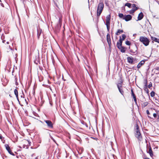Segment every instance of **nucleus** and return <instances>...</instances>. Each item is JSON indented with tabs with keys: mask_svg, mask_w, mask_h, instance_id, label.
<instances>
[{
	"mask_svg": "<svg viewBox=\"0 0 159 159\" xmlns=\"http://www.w3.org/2000/svg\"><path fill=\"white\" fill-rule=\"evenodd\" d=\"M104 8V4L103 2H100L98 5L97 12V21L99 20V17L102 13Z\"/></svg>",
	"mask_w": 159,
	"mask_h": 159,
	"instance_id": "1",
	"label": "nucleus"
},
{
	"mask_svg": "<svg viewBox=\"0 0 159 159\" xmlns=\"http://www.w3.org/2000/svg\"><path fill=\"white\" fill-rule=\"evenodd\" d=\"M139 41L141 42L145 46H146L149 45L150 41L147 37L141 36L139 39Z\"/></svg>",
	"mask_w": 159,
	"mask_h": 159,
	"instance_id": "2",
	"label": "nucleus"
},
{
	"mask_svg": "<svg viewBox=\"0 0 159 159\" xmlns=\"http://www.w3.org/2000/svg\"><path fill=\"white\" fill-rule=\"evenodd\" d=\"M136 133L135 134L136 137L138 140L141 141L142 140V138L141 134L139 131V126L137 125H136Z\"/></svg>",
	"mask_w": 159,
	"mask_h": 159,
	"instance_id": "3",
	"label": "nucleus"
},
{
	"mask_svg": "<svg viewBox=\"0 0 159 159\" xmlns=\"http://www.w3.org/2000/svg\"><path fill=\"white\" fill-rule=\"evenodd\" d=\"M106 25L108 31H109L110 28V21L111 19V15H109L106 17Z\"/></svg>",
	"mask_w": 159,
	"mask_h": 159,
	"instance_id": "4",
	"label": "nucleus"
},
{
	"mask_svg": "<svg viewBox=\"0 0 159 159\" xmlns=\"http://www.w3.org/2000/svg\"><path fill=\"white\" fill-rule=\"evenodd\" d=\"M5 147L6 149L8 151V153L10 154L11 155H12L13 156H14L15 155L13 153L11 150L8 144H6L5 145Z\"/></svg>",
	"mask_w": 159,
	"mask_h": 159,
	"instance_id": "5",
	"label": "nucleus"
},
{
	"mask_svg": "<svg viewBox=\"0 0 159 159\" xmlns=\"http://www.w3.org/2000/svg\"><path fill=\"white\" fill-rule=\"evenodd\" d=\"M44 121L47 124L48 127L49 128H53V124L52 121L49 120H44Z\"/></svg>",
	"mask_w": 159,
	"mask_h": 159,
	"instance_id": "6",
	"label": "nucleus"
},
{
	"mask_svg": "<svg viewBox=\"0 0 159 159\" xmlns=\"http://www.w3.org/2000/svg\"><path fill=\"white\" fill-rule=\"evenodd\" d=\"M132 16L130 15H125L123 20H125L126 21H129L131 20Z\"/></svg>",
	"mask_w": 159,
	"mask_h": 159,
	"instance_id": "7",
	"label": "nucleus"
},
{
	"mask_svg": "<svg viewBox=\"0 0 159 159\" xmlns=\"http://www.w3.org/2000/svg\"><path fill=\"white\" fill-rule=\"evenodd\" d=\"M107 40L108 43V44L109 47H111V39L110 38V35L109 34H108L107 36Z\"/></svg>",
	"mask_w": 159,
	"mask_h": 159,
	"instance_id": "8",
	"label": "nucleus"
},
{
	"mask_svg": "<svg viewBox=\"0 0 159 159\" xmlns=\"http://www.w3.org/2000/svg\"><path fill=\"white\" fill-rule=\"evenodd\" d=\"M144 15L142 12H141L138 15V20H136L138 21L141 20L143 17Z\"/></svg>",
	"mask_w": 159,
	"mask_h": 159,
	"instance_id": "9",
	"label": "nucleus"
},
{
	"mask_svg": "<svg viewBox=\"0 0 159 159\" xmlns=\"http://www.w3.org/2000/svg\"><path fill=\"white\" fill-rule=\"evenodd\" d=\"M122 52H125V48L122 46H119L117 47Z\"/></svg>",
	"mask_w": 159,
	"mask_h": 159,
	"instance_id": "10",
	"label": "nucleus"
},
{
	"mask_svg": "<svg viewBox=\"0 0 159 159\" xmlns=\"http://www.w3.org/2000/svg\"><path fill=\"white\" fill-rule=\"evenodd\" d=\"M123 41L121 40V37H120L119 42H118L116 44V46L118 47V46H122V42Z\"/></svg>",
	"mask_w": 159,
	"mask_h": 159,
	"instance_id": "11",
	"label": "nucleus"
},
{
	"mask_svg": "<svg viewBox=\"0 0 159 159\" xmlns=\"http://www.w3.org/2000/svg\"><path fill=\"white\" fill-rule=\"evenodd\" d=\"M117 87L119 90V92L122 95H123L124 93V92L123 90L122 86L120 87V86H119L118 87Z\"/></svg>",
	"mask_w": 159,
	"mask_h": 159,
	"instance_id": "12",
	"label": "nucleus"
},
{
	"mask_svg": "<svg viewBox=\"0 0 159 159\" xmlns=\"http://www.w3.org/2000/svg\"><path fill=\"white\" fill-rule=\"evenodd\" d=\"M128 62L131 64H133V57H128L127 58Z\"/></svg>",
	"mask_w": 159,
	"mask_h": 159,
	"instance_id": "13",
	"label": "nucleus"
},
{
	"mask_svg": "<svg viewBox=\"0 0 159 159\" xmlns=\"http://www.w3.org/2000/svg\"><path fill=\"white\" fill-rule=\"evenodd\" d=\"M145 63V61L144 60H142L141 61H140L138 65H137V67L138 68H140L141 66L144 64Z\"/></svg>",
	"mask_w": 159,
	"mask_h": 159,
	"instance_id": "14",
	"label": "nucleus"
},
{
	"mask_svg": "<svg viewBox=\"0 0 159 159\" xmlns=\"http://www.w3.org/2000/svg\"><path fill=\"white\" fill-rule=\"evenodd\" d=\"M148 153L149 154L151 157H152V156H153V152L152 151V149L151 147H150Z\"/></svg>",
	"mask_w": 159,
	"mask_h": 159,
	"instance_id": "15",
	"label": "nucleus"
},
{
	"mask_svg": "<svg viewBox=\"0 0 159 159\" xmlns=\"http://www.w3.org/2000/svg\"><path fill=\"white\" fill-rule=\"evenodd\" d=\"M124 32L123 30L118 29L117 32L116 33V34L117 35H118L121 33Z\"/></svg>",
	"mask_w": 159,
	"mask_h": 159,
	"instance_id": "16",
	"label": "nucleus"
},
{
	"mask_svg": "<svg viewBox=\"0 0 159 159\" xmlns=\"http://www.w3.org/2000/svg\"><path fill=\"white\" fill-rule=\"evenodd\" d=\"M151 39L152 41H154L156 42H157L159 43V39H157L156 38L151 37Z\"/></svg>",
	"mask_w": 159,
	"mask_h": 159,
	"instance_id": "17",
	"label": "nucleus"
},
{
	"mask_svg": "<svg viewBox=\"0 0 159 159\" xmlns=\"http://www.w3.org/2000/svg\"><path fill=\"white\" fill-rule=\"evenodd\" d=\"M41 30L40 29H37V36L38 38H39L41 33Z\"/></svg>",
	"mask_w": 159,
	"mask_h": 159,
	"instance_id": "18",
	"label": "nucleus"
},
{
	"mask_svg": "<svg viewBox=\"0 0 159 159\" xmlns=\"http://www.w3.org/2000/svg\"><path fill=\"white\" fill-rule=\"evenodd\" d=\"M123 82L122 80L120 81L118 84H117V87H118L119 86L120 87H122Z\"/></svg>",
	"mask_w": 159,
	"mask_h": 159,
	"instance_id": "19",
	"label": "nucleus"
},
{
	"mask_svg": "<svg viewBox=\"0 0 159 159\" xmlns=\"http://www.w3.org/2000/svg\"><path fill=\"white\" fill-rule=\"evenodd\" d=\"M132 7L133 8H134V10L136 11L138 9V8L136 7V5L135 4H133L132 5Z\"/></svg>",
	"mask_w": 159,
	"mask_h": 159,
	"instance_id": "20",
	"label": "nucleus"
},
{
	"mask_svg": "<svg viewBox=\"0 0 159 159\" xmlns=\"http://www.w3.org/2000/svg\"><path fill=\"white\" fill-rule=\"evenodd\" d=\"M132 5L131 3H126L125 5V6H127L129 8H131V6H132Z\"/></svg>",
	"mask_w": 159,
	"mask_h": 159,
	"instance_id": "21",
	"label": "nucleus"
},
{
	"mask_svg": "<svg viewBox=\"0 0 159 159\" xmlns=\"http://www.w3.org/2000/svg\"><path fill=\"white\" fill-rule=\"evenodd\" d=\"M148 86H144V90L147 93H148L149 91H148V89L147 88Z\"/></svg>",
	"mask_w": 159,
	"mask_h": 159,
	"instance_id": "22",
	"label": "nucleus"
},
{
	"mask_svg": "<svg viewBox=\"0 0 159 159\" xmlns=\"http://www.w3.org/2000/svg\"><path fill=\"white\" fill-rule=\"evenodd\" d=\"M135 11V10H134V8H132L131 10L129 11V13L130 14H133Z\"/></svg>",
	"mask_w": 159,
	"mask_h": 159,
	"instance_id": "23",
	"label": "nucleus"
},
{
	"mask_svg": "<svg viewBox=\"0 0 159 159\" xmlns=\"http://www.w3.org/2000/svg\"><path fill=\"white\" fill-rule=\"evenodd\" d=\"M119 16L120 18H122L123 19V18H124V15L122 13H120L119 15Z\"/></svg>",
	"mask_w": 159,
	"mask_h": 159,
	"instance_id": "24",
	"label": "nucleus"
},
{
	"mask_svg": "<svg viewBox=\"0 0 159 159\" xmlns=\"http://www.w3.org/2000/svg\"><path fill=\"white\" fill-rule=\"evenodd\" d=\"M130 52L134 54V55H137V50H136L135 51H133V50H130Z\"/></svg>",
	"mask_w": 159,
	"mask_h": 159,
	"instance_id": "25",
	"label": "nucleus"
},
{
	"mask_svg": "<svg viewBox=\"0 0 159 159\" xmlns=\"http://www.w3.org/2000/svg\"><path fill=\"white\" fill-rule=\"evenodd\" d=\"M122 38H121V40L122 41L125 40V38H126V36L124 34H122Z\"/></svg>",
	"mask_w": 159,
	"mask_h": 159,
	"instance_id": "26",
	"label": "nucleus"
},
{
	"mask_svg": "<svg viewBox=\"0 0 159 159\" xmlns=\"http://www.w3.org/2000/svg\"><path fill=\"white\" fill-rule=\"evenodd\" d=\"M144 86H148V81L147 79L144 80Z\"/></svg>",
	"mask_w": 159,
	"mask_h": 159,
	"instance_id": "27",
	"label": "nucleus"
},
{
	"mask_svg": "<svg viewBox=\"0 0 159 159\" xmlns=\"http://www.w3.org/2000/svg\"><path fill=\"white\" fill-rule=\"evenodd\" d=\"M131 95L133 97V98H134V97H136L135 95L134 94L133 89H131Z\"/></svg>",
	"mask_w": 159,
	"mask_h": 159,
	"instance_id": "28",
	"label": "nucleus"
},
{
	"mask_svg": "<svg viewBox=\"0 0 159 159\" xmlns=\"http://www.w3.org/2000/svg\"><path fill=\"white\" fill-rule=\"evenodd\" d=\"M148 104V102H145L143 103V105L144 107H146Z\"/></svg>",
	"mask_w": 159,
	"mask_h": 159,
	"instance_id": "29",
	"label": "nucleus"
},
{
	"mask_svg": "<svg viewBox=\"0 0 159 159\" xmlns=\"http://www.w3.org/2000/svg\"><path fill=\"white\" fill-rule=\"evenodd\" d=\"M83 149H81L80 150H79V151H78V153L80 155L83 152Z\"/></svg>",
	"mask_w": 159,
	"mask_h": 159,
	"instance_id": "30",
	"label": "nucleus"
},
{
	"mask_svg": "<svg viewBox=\"0 0 159 159\" xmlns=\"http://www.w3.org/2000/svg\"><path fill=\"white\" fill-rule=\"evenodd\" d=\"M155 92L153 91H152L150 93V95L152 97H153L155 96Z\"/></svg>",
	"mask_w": 159,
	"mask_h": 159,
	"instance_id": "31",
	"label": "nucleus"
},
{
	"mask_svg": "<svg viewBox=\"0 0 159 159\" xmlns=\"http://www.w3.org/2000/svg\"><path fill=\"white\" fill-rule=\"evenodd\" d=\"M14 93L15 95L18 94V92L16 89H15L14 90Z\"/></svg>",
	"mask_w": 159,
	"mask_h": 159,
	"instance_id": "32",
	"label": "nucleus"
},
{
	"mask_svg": "<svg viewBox=\"0 0 159 159\" xmlns=\"http://www.w3.org/2000/svg\"><path fill=\"white\" fill-rule=\"evenodd\" d=\"M125 44L128 45H130L131 44L130 42L129 41H127L125 42Z\"/></svg>",
	"mask_w": 159,
	"mask_h": 159,
	"instance_id": "33",
	"label": "nucleus"
},
{
	"mask_svg": "<svg viewBox=\"0 0 159 159\" xmlns=\"http://www.w3.org/2000/svg\"><path fill=\"white\" fill-rule=\"evenodd\" d=\"M152 83L151 82H150L149 84L148 85V87L149 88V89H151V88L152 87Z\"/></svg>",
	"mask_w": 159,
	"mask_h": 159,
	"instance_id": "34",
	"label": "nucleus"
},
{
	"mask_svg": "<svg viewBox=\"0 0 159 159\" xmlns=\"http://www.w3.org/2000/svg\"><path fill=\"white\" fill-rule=\"evenodd\" d=\"M154 69L156 70V71H159V67H156Z\"/></svg>",
	"mask_w": 159,
	"mask_h": 159,
	"instance_id": "35",
	"label": "nucleus"
},
{
	"mask_svg": "<svg viewBox=\"0 0 159 159\" xmlns=\"http://www.w3.org/2000/svg\"><path fill=\"white\" fill-rule=\"evenodd\" d=\"M134 102L136 103H137V99L136 98V97H134V98H133Z\"/></svg>",
	"mask_w": 159,
	"mask_h": 159,
	"instance_id": "36",
	"label": "nucleus"
},
{
	"mask_svg": "<svg viewBox=\"0 0 159 159\" xmlns=\"http://www.w3.org/2000/svg\"><path fill=\"white\" fill-rule=\"evenodd\" d=\"M24 94L23 93H22V94L20 96V97L21 98H24Z\"/></svg>",
	"mask_w": 159,
	"mask_h": 159,
	"instance_id": "37",
	"label": "nucleus"
},
{
	"mask_svg": "<svg viewBox=\"0 0 159 159\" xmlns=\"http://www.w3.org/2000/svg\"><path fill=\"white\" fill-rule=\"evenodd\" d=\"M153 116L154 118H156L157 116V114L156 113H154L153 114Z\"/></svg>",
	"mask_w": 159,
	"mask_h": 159,
	"instance_id": "38",
	"label": "nucleus"
},
{
	"mask_svg": "<svg viewBox=\"0 0 159 159\" xmlns=\"http://www.w3.org/2000/svg\"><path fill=\"white\" fill-rule=\"evenodd\" d=\"M146 113H147V114L148 115H150V113L149 112V111L148 110H147L146 111Z\"/></svg>",
	"mask_w": 159,
	"mask_h": 159,
	"instance_id": "39",
	"label": "nucleus"
},
{
	"mask_svg": "<svg viewBox=\"0 0 159 159\" xmlns=\"http://www.w3.org/2000/svg\"><path fill=\"white\" fill-rule=\"evenodd\" d=\"M51 139L55 143H56V141L55 140L53 139V138H52V137H51Z\"/></svg>",
	"mask_w": 159,
	"mask_h": 159,
	"instance_id": "40",
	"label": "nucleus"
},
{
	"mask_svg": "<svg viewBox=\"0 0 159 159\" xmlns=\"http://www.w3.org/2000/svg\"><path fill=\"white\" fill-rule=\"evenodd\" d=\"M155 72L156 73V74H157L158 73H159V71H156V70H155Z\"/></svg>",
	"mask_w": 159,
	"mask_h": 159,
	"instance_id": "41",
	"label": "nucleus"
},
{
	"mask_svg": "<svg viewBox=\"0 0 159 159\" xmlns=\"http://www.w3.org/2000/svg\"><path fill=\"white\" fill-rule=\"evenodd\" d=\"M16 97L17 98V99H18V98H18V95H16Z\"/></svg>",
	"mask_w": 159,
	"mask_h": 159,
	"instance_id": "42",
	"label": "nucleus"
},
{
	"mask_svg": "<svg viewBox=\"0 0 159 159\" xmlns=\"http://www.w3.org/2000/svg\"><path fill=\"white\" fill-rule=\"evenodd\" d=\"M2 135L0 134V139H2Z\"/></svg>",
	"mask_w": 159,
	"mask_h": 159,
	"instance_id": "43",
	"label": "nucleus"
},
{
	"mask_svg": "<svg viewBox=\"0 0 159 159\" xmlns=\"http://www.w3.org/2000/svg\"><path fill=\"white\" fill-rule=\"evenodd\" d=\"M16 85H18V83L17 82V81L16 82Z\"/></svg>",
	"mask_w": 159,
	"mask_h": 159,
	"instance_id": "44",
	"label": "nucleus"
},
{
	"mask_svg": "<svg viewBox=\"0 0 159 159\" xmlns=\"http://www.w3.org/2000/svg\"><path fill=\"white\" fill-rule=\"evenodd\" d=\"M1 5L2 7H4V5L2 3H1Z\"/></svg>",
	"mask_w": 159,
	"mask_h": 159,
	"instance_id": "45",
	"label": "nucleus"
},
{
	"mask_svg": "<svg viewBox=\"0 0 159 159\" xmlns=\"http://www.w3.org/2000/svg\"><path fill=\"white\" fill-rule=\"evenodd\" d=\"M91 138H92V139H96V140H97V138H93V137H91Z\"/></svg>",
	"mask_w": 159,
	"mask_h": 159,
	"instance_id": "46",
	"label": "nucleus"
},
{
	"mask_svg": "<svg viewBox=\"0 0 159 159\" xmlns=\"http://www.w3.org/2000/svg\"><path fill=\"white\" fill-rule=\"evenodd\" d=\"M15 81L16 82L17 81V79L16 78H15Z\"/></svg>",
	"mask_w": 159,
	"mask_h": 159,
	"instance_id": "47",
	"label": "nucleus"
},
{
	"mask_svg": "<svg viewBox=\"0 0 159 159\" xmlns=\"http://www.w3.org/2000/svg\"><path fill=\"white\" fill-rule=\"evenodd\" d=\"M144 159H150L148 157H145L144 158Z\"/></svg>",
	"mask_w": 159,
	"mask_h": 159,
	"instance_id": "48",
	"label": "nucleus"
},
{
	"mask_svg": "<svg viewBox=\"0 0 159 159\" xmlns=\"http://www.w3.org/2000/svg\"><path fill=\"white\" fill-rule=\"evenodd\" d=\"M28 142H29V144H30V143H31V142H29V141H28Z\"/></svg>",
	"mask_w": 159,
	"mask_h": 159,
	"instance_id": "49",
	"label": "nucleus"
},
{
	"mask_svg": "<svg viewBox=\"0 0 159 159\" xmlns=\"http://www.w3.org/2000/svg\"><path fill=\"white\" fill-rule=\"evenodd\" d=\"M76 157H79L78 154H77V155H76Z\"/></svg>",
	"mask_w": 159,
	"mask_h": 159,
	"instance_id": "50",
	"label": "nucleus"
},
{
	"mask_svg": "<svg viewBox=\"0 0 159 159\" xmlns=\"http://www.w3.org/2000/svg\"><path fill=\"white\" fill-rule=\"evenodd\" d=\"M17 101H18V102H19V103L20 102L19 101V98H18V99H17Z\"/></svg>",
	"mask_w": 159,
	"mask_h": 159,
	"instance_id": "51",
	"label": "nucleus"
},
{
	"mask_svg": "<svg viewBox=\"0 0 159 159\" xmlns=\"http://www.w3.org/2000/svg\"><path fill=\"white\" fill-rule=\"evenodd\" d=\"M5 42V40H3V41H2V42H3V43H4Z\"/></svg>",
	"mask_w": 159,
	"mask_h": 159,
	"instance_id": "52",
	"label": "nucleus"
},
{
	"mask_svg": "<svg viewBox=\"0 0 159 159\" xmlns=\"http://www.w3.org/2000/svg\"><path fill=\"white\" fill-rule=\"evenodd\" d=\"M7 44H9V42H7Z\"/></svg>",
	"mask_w": 159,
	"mask_h": 159,
	"instance_id": "53",
	"label": "nucleus"
},
{
	"mask_svg": "<svg viewBox=\"0 0 159 159\" xmlns=\"http://www.w3.org/2000/svg\"><path fill=\"white\" fill-rule=\"evenodd\" d=\"M23 2L25 0H21Z\"/></svg>",
	"mask_w": 159,
	"mask_h": 159,
	"instance_id": "54",
	"label": "nucleus"
},
{
	"mask_svg": "<svg viewBox=\"0 0 159 159\" xmlns=\"http://www.w3.org/2000/svg\"><path fill=\"white\" fill-rule=\"evenodd\" d=\"M148 117H149V118H151V117H150V116H149V115H148Z\"/></svg>",
	"mask_w": 159,
	"mask_h": 159,
	"instance_id": "55",
	"label": "nucleus"
},
{
	"mask_svg": "<svg viewBox=\"0 0 159 159\" xmlns=\"http://www.w3.org/2000/svg\"><path fill=\"white\" fill-rule=\"evenodd\" d=\"M9 96L11 97V95L10 94L9 95Z\"/></svg>",
	"mask_w": 159,
	"mask_h": 159,
	"instance_id": "56",
	"label": "nucleus"
}]
</instances>
